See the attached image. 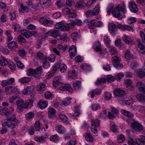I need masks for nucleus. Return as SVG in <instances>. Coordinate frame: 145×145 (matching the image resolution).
I'll return each instance as SVG.
<instances>
[{
    "instance_id": "obj_1",
    "label": "nucleus",
    "mask_w": 145,
    "mask_h": 145,
    "mask_svg": "<svg viewBox=\"0 0 145 145\" xmlns=\"http://www.w3.org/2000/svg\"><path fill=\"white\" fill-rule=\"evenodd\" d=\"M13 110L14 108L12 107H10L9 109L7 107H5L0 109V114L7 116V121L4 123L3 125L11 129L14 127L16 125L15 122L17 120L15 115L8 116L12 113Z\"/></svg>"
},
{
    "instance_id": "obj_2",
    "label": "nucleus",
    "mask_w": 145,
    "mask_h": 145,
    "mask_svg": "<svg viewBox=\"0 0 145 145\" xmlns=\"http://www.w3.org/2000/svg\"><path fill=\"white\" fill-rule=\"evenodd\" d=\"M42 72V67L39 66L35 70L30 69L28 70L27 74L29 76L33 75L37 79H39L40 77V74Z\"/></svg>"
},
{
    "instance_id": "obj_3",
    "label": "nucleus",
    "mask_w": 145,
    "mask_h": 145,
    "mask_svg": "<svg viewBox=\"0 0 145 145\" xmlns=\"http://www.w3.org/2000/svg\"><path fill=\"white\" fill-rule=\"evenodd\" d=\"M16 103L17 105V111L18 113L22 112L24 108H25V103H24V101L22 100H18Z\"/></svg>"
},
{
    "instance_id": "obj_4",
    "label": "nucleus",
    "mask_w": 145,
    "mask_h": 145,
    "mask_svg": "<svg viewBox=\"0 0 145 145\" xmlns=\"http://www.w3.org/2000/svg\"><path fill=\"white\" fill-rule=\"evenodd\" d=\"M48 33L49 35H50L54 38H56L58 36H59V38L58 39L60 40H63L66 39V36L65 35H63V38L62 39V36L59 35V33L57 31L52 30V31H49L48 32Z\"/></svg>"
},
{
    "instance_id": "obj_5",
    "label": "nucleus",
    "mask_w": 145,
    "mask_h": 145,
    "mask_svg": "<svg viewBox=\"0 0 145 145\" xmlns=\"http://www.w3.org/2000/svg\"><path fill=\"white\" fill-rule=\"evenodd\" d=\"M131 126L134 130L138 132L142 131L143 129V127L137 121H134L131 123Z\"/></svg>"
},
{
    "instance_id": "obj_6",
    "label": "nucleus",
    "mask_w": 145,
    "mask_h": 145,
    "mask_svg": "<svg viewBox=\"0 0 145 145\" xmlns=\"http://www.w3.org/2000/svg\"><path fill=\"white\" fill-rule=\"evenodd\" d=\"M120 7L119 6L115 8L114 10L112 12L113 15L118 18L119 20H121L122 19V16L120 13Z\"/></svg>"
},
{
    "instance_id": "obj_7",
    "label": "nucleus",
    "mask_w": 145,
    "mask_h": 145,
    "mask_svg": "<svg viewBox=\"0 0 145 145\" xmlns=\"http://www.w3.org/2000/svg\"><path fill=\"white\" fill-rule=\"evenodd\" d=\"M93 123H91V131L94 134H95L97 133V130L96 129L97 127H98L99 124V120L96 119L95 120H93Z\"/></svg>"
},
{
    "instance_id": "obj_8",
    "label": "nucleus",
    "mask_w": 145,
    "mask_h": 145,
    "mask_svg": "<svg viewBox=\"0 0 145 145\" xmlns=\"http://www.w3.org/2000/svg\"><path fill=\"white\" fill-rule=\"evenodd\" d=\"M114 95L116 97H121L125 95V91L120 88L115 89L114 91Z\"/></svg>"
},
{
    "instance_id": "obj_9",
    "label": "nucleus",
    "mask_w": 145,
    "mask_h": 145,
    "mask_svg": "<svg viewBox=\"0 0 145 145\" xmlns=\"http://www.w3.org/2000/svg\"><path fill=\"white\" fill-rule=\"evenodd\" d=\"M40 22L45 25L51 26L53 24V22L51 20L46 19L44 17H42L40 18Z\"/></svg>"
},
{
    "instance_id": "obj_10",
    "label": "nucleus",
    "mask_w": 145,
    "mask_h": 145,
    "mask_svg": "<svg viewBox=\"0 0 145 145\" xmlns=\"http://www.w3.org/2000/svg\"><path fill=\"white\" fill-rule=\"evenodd\" d=\"M69 51L70 54V56L71 58H72L76 56V48L75 46L72 45L70 47Z\"/></svg>"
},
{
    "instance_id": "obj_11",
    "label": "nucleus",
    "mask_w": 145,
    "mask_h": 145,
    "mask_svg": "<svg viewBox=\"0 0 145 145\" xmlns=\"http://www.w3.org/2000/svg\"><path fill=\"white\" fill-rule=\"evenodd\" d=\"M129 4V7L131 11L135 13L138 11V9L137 6L135 2H130Z\"/></svg>"
},
{
    "instance_id": "obj_12",
    "label": "nucleus",
    "mask_w": 145,
    "mask_h": 145,
    "mask_svg": "<svg viewBox=\"0 0 145 145\" xmlns=\"http://www.w3.org/2000/svg\"><path fill=\"white\" fill-rule=\"evenodd\" d=\"M8 47L11 51H15L18 47V44L15 41H12L8 44Z\"/></svg>"
},
{
    "instance_id": "obj_13",
    "label": "nucleus",
    "mask_w": 145,
    "mask_h": 145,
    "mask_svg": "<svg viewBox=\"0 0 145 145\" xmlns=\"http://www.w3.org/2000/svg\"><path fill=\"white\" fill-rule=\"evenodd\" d=\"M61 83V78L60 76H57L54 78L53 85L54 87H56Z\"/></svg>"
},
{
    "instance_id": "obj_14",
    "label": "nucleus",
    "mask_w": 145,
    "mask_h": 145,
    "mask_svg": "<svg viewBox=\"0 0 145 145\" xmlns=\"http://www.w3.org/2000/svg\"><path fill=\"white\" fill-rule=\"evenodd\" d=\"M59 89L61 91H67L71 93L73 92L72 88L69 84H65L63 86L60 87Z\"/></svg>"
},
{
    "instance_id": "obj_15",
    "label": "nucleus",
    "mask_w": 145,
    "mask_h": 145,
    "mask_svg": "<svg viewBox=\"0 0 145 145\" xmlns=\"http://www.w3.org/2000/svg\"><path fill=\"white\" fill-rule=\"evenodd\" d=\"M140 138L135 140L136 143L138 145H145V136L141 135Z\"/></svg>"
},
{
    "instance_id": "obj_16",
    "label": "nucleus",
    "mask_w": 145,
    "mask_h": 145,
    "mask_svg": "<svg viewBox=\"0 0 145 145\" xmlns=\"http://www.w3.org/2000/svg\"><path fill=\"white\" fill-rule=\"evenodd\" d=\"M34 90V87L33 86L28 87L23 90V93L25 95H29Z\"/></svg>"
},
{
    "instance_id": "obj_17",
    "label": "nucleus",
    "mask_w": 145,
    "mask_h": 145,
    "mask_svg": "<svg viewBox=\"0 0 145 145\" xmlns=\"http://www.w3.org/2000/svg\"><path fill=\"white\" fill-rule=\"evenodd\" d=\"M48 137V135L46 133L45 135H42L41 137H35V140L37 142H42L45 141V139Z\"/></svg>"
},
{
    "instance_id": "obj_18",
    "label": "nucleus",
    "mask_w": 145,
    "mask_h": 145,
    "mask_svg": "<svg viewBox=\"0 0 145 145\" xmlns=\"http://www.w3.org/2000/svg\"><path fill=\"white\" fill-rule=\"evenodd\" d=\"M137 73L138 76L140 78H143L145 76V66L140 70L138 71Z\"/></svg>"
},
{
    "instance_id": "obj_19",
    "label": "nucleus",
    "mask_w": 145,
    "mask_h": 145,
    "mask_svg": "<svg viewBox=\"0 0 145 145\" xmlns=\"http://www.w3.org/2000/svg\"><path fill=\"white\" fill-rule=\"evenodd\" d=\"M137 73L138 76L140 78H143L145 76V66L140 70L138 71Z\"/></svg>"
},
{
    "instance_id": "obj_20",
    "label": "nucleus",
    "mask_w": 145,
    "mask_h": 145,
    "mask_svg": "<svg viewBox=\"0 0 145 145\" xmlns=\"http://www.w3.org/2000/svg\"><path fill=\"white\" fill-rule=\"evenodd\" d=\"M48 102L47 101H39L38 104V106L41 109L45 108L48 106Z\"/></svg>"
},
{
    "instance_id": "obj_21",
    "label": "nucleus",
    "mask_w": 145,
    "mask_h": 145,
    "mask_svg": "<svg viewBox=\"0 0 145 145\" xmlns=\"http://www.w3.org/2000/svg\"><path fill=\"white\" fill-rule=\"evenodd\" d=\"M123 40L126 44L129 45L132 44L133 43L132 39L127 36H124Z\"/></svg>"
},
{
    "instance_id": "obj_22",
    "label": "nucleus",
    "mask_w": 145,
    "mask_h": 145,
    "mask_svg": "<svg viewBox=\"0 0 145 145\" xmlns=\"http://www.w3.org/2000/svg\"><path fill=\"white\" fill-rule=\"evenodd\" d=\"M94 47L95 50L96 52H101L102 51L101 48V43L99 42L95 43Z\"/></svg>"
},
{
    "instance_id": "obj_23",
    "label": "nucleus",
    "mask_w": 145,
    "mask_h": 145,
    "mask_svg": "<svg viewBox=\"0 0 145 145\" xmlns=\"http://www.w3.org/2000/svg\"><path fill=\"white\" fill-rule=\"evenodd\" d=\"M125 58L127 60H130L133 57V55L129 50H127L125 52Z\"/></svg>"
},
{
    "instance_id": "obj_24",
    "label": "nucleus",
    "mask_w": 145,
    "mask_h": 145,
    "mask_svg": "<svg viewBox=\"0 0 145 145\" xmlns=\"http://www.w3.org/2000/svg\"><path fill=\"white\" fill-rule=\"evenodd\" d=\"M116 28V27L114 24H111L108 25V28L111 33L112 34L114 35L115 32V29Z\"/></svg>"
},
{
    "instance_id": "obj_25",
    "label": "nucleus",
    "mask_w": 145,
    "mask_h": 145,
    "mask_svg": "<svg viewBox=\"0 0 145 145\" xmlns=\"http://www.w3.org/2000/svg\"><path fill=\"white\" fill-rule=\"evenodd\" d=\"M36 55L39 60L41 61H43L45 59V56H44L43 54L40 51L37 52Z\"/></svg>"
},
{
    "instance_id": "obj_26",
    "label": "nucleus",
    "mask_w": 145,
    "mask_h": 145,
    "mask_svg": "<svg viewBox=\"0 0 145 145\" xmlns=\"http://www.w3.org/2000/svg\"><path fill=\"white\" fill-rule=\"evenodd\" d=\"M48 56H45V59L43 62V67L45 69H47L49 67L50 63L47 61Z\"/></svg>"
},
{
    "instance_id": "obj_27",
    "label": "nucleus",
    "mask_w": 145,
    "mask_h": 145,
    "mask_svg": "<svg viewBox=\"0 0 145 145\" xmlns=\"http://www.w3.org/2000/svg\"><path fill=\"white\" fill-rule=\"evenodd\" d=\"M121 112L125 116L131 118H133L134 116L133 114L125 110H122Z\"/></svg>"
},
{
    "instance_id": "obj_28",
    "label": "nucleus",
    "mask_w": 145,
    "mask_h": 145,
    "mask_svg": "<svg viewBox=\"0 0 145 145\" xmlns=\"http://www.w3.org/2000/svg\"><path fill=\"white\" fill-rule=\"evenodd\" d=\"M13 87L12 86H9L6 87L5 89V91L7 94H10L12 92H14V90L16 89L14 88L12 91Z\"/></svg>"
},
{
    "instance_id": "obj_29",
    "label": "nucleus",
    "mask_w": 145,
    "mask_h": 145,
    "mask_svg": "<svg viewBox=\"0 0 145 145\" xmlns=\"http://www.w3.org/2000/svg\"><path fill=\"white\" fill-rule=\"evenodd\" d=\"M31 80L30 77H23L19 80V82L22 83H27L30 82Z\"/></svg>"
},
{
    "instance_id": "obj_30",
    "label": "nucleus",
    "mask_w": 145,
    "mask_h": 145,
    "mask_svg": "<svg viewBox=\"0 0 145 145\" xmlns=\"http://www.w3.org/2000/svg\"><path fill=\"white\" fill-rule=\"evenodd\" d=\"M56 112V110L52 108H49L48 111V116L50 118H53Z\"/></svg>"
},
{
    "instance_id": "obj_31",
    "label": "nucleus",
    "mask_w": 145,
    "mask_h": 145,
    "mask_svg": "<svg viewBox=\"0 0 145 145\" xmlns=\"http://www.w3.org/2000/svg\"><path fill=\"white\" fill-rule=\"evenodd\" d=\"M136 98L139 101L141 102L145 101V96L142 94H138L136 96Z\"/></svg>"
},
{
    "instance_id": "obj_32",
    "label": "nucleus",
    "mask_w": 145,
    "mask_h": 145,
    "mask_svg": "<svg viewBox=\"0 0 145 145\" xmlns=\"http://www.w3.org/2000/svg\"><path fill=\"white\" fill-rule=\"evenodd\" d=\"M22 34L26 38H29L31 37L30 31L26 30H24L21 32Z\"/></svg>"
},
{
    "instance_id": "obj_33",
    "label": "nucleus",
    "mask_w": 145,
    "mask_h": 145,
    "mask_svg": "<svg viewBox=\"0 0 145 145\" xmlns=\"http://www.w3.org/2000/svg\"><path fill=\"white\" fill-rule=\"evenodd\" d=\"M139 41L138 44V47L140 50V52L142 54H143L145 52V47L144 45H143L141 42L140 40H138Z\"/></svg>"
},
{
    "instance_id": "obj_34",
    "label": "nucleus",
    "mask_w": 145,
    "mask_h": 145,
    "mask_svg": "<svg viewBox=\"0 0 145 145\" xmlns=\"http://www.w3.org/2000/svg\"><path fill=\"white\" fill-rule=\"evenodd\" d=\"M61 64V61H58L54 66L52 70L54 71V73H55V71H56L60 67Z\"/></svg>"
},
{
    "instance_id": "obj_35",
    "label": "nucleus",
    "mask_w": 145,
    "mask_h": 145,
    "mask_svg": "<svg viewBox=\"0 0 145 145\" xmlns=\"http://www.w3.org/2000/svg\"><path fill=\"white\" fill-rule=\"evenodd\" d=\"M80 81H75L73 84V88L76 90L80 89Z\"/></svg>"
},
{
    "instance_id": "obj_36",
    "label": "nucleus",
    "mask_w": 145,
    "mask_h": 145,
    "mask_svg": "<svg viewBox=\"0 0 145 145\" xmlns=\"http://www.w3.org/2000/svg\"><path fill=\"white\" fill-rule=\"evenodd\" d=\"M69 76L72 79L74 78L76 76L77 74L74 70H71L69 72Z\"/></svg>"
},
{
    "instance_id": "obj_37",
    "label": "nucleus",
    "mask_w": 145,
    "mask_h": 145,
    "mask_svg": "<svg viewBox=\"0 0 145 145\" xmlns=\"http://www.w3.org/2000/svg\"><path fill=\"white\" fill-rule=\"evenodd\" d=\"M56 129L57 132L60 133H63L65 131L64 127L61 125H58L56 127Z\"/></svg>"
},
{
    "instance_id": "obj_38",
    "label": "nucleus",
    "mask_w": 145,
    "mask_h": 145,
    "mask_svg": "<svg viewBox=\"0 0 145 145\" xmlns=\"http://www.w3.org/2000/svg\"><path fill=\"white\" fill-rule=\"evenodd\" d=\"M45 85L43 83L40 84L37 87V89L38 91H42L46 89Z\"/></svg>"
},
{
    "instance_id": "obj_39",
    "label": "nucleus",
    "mask_w": 145,
    "mask_h": 145,
    "mask_svg": "<svg viewBox=\"0 0 145 145\" xmlns=\"http://www.w3.org/2000/svg\"><path fill=\"white\" fill-rule=\"evenodd\" d=\"M57 48L61 51L64 52L65 50L68 49V47L67 46H63L61 44H59L57 45Z\"/></svg>"
},
{
    "instance_id": "obj_40",
    "label": "nucleus",
    "mask_w": 145,
    "mask_h": 145,
    "mask_svg": "<svg viewBox=\"0 0 145 145\" xmlns=\"http://www.w3.org/2000/svg\"><path fill=\"white\" fill-rule=\"evenodd\" d=\"M33 100L32 99H29L25 102V108L28 109L29 107V106H31L33 105Z\"/></svg>"
},
{
    "instance_id": "obj_41",
    "label": "nucleus",
    "mask_w": 145,
    "mask_h": 145,
    "mask_svg": "<svg viewBox=\"0 0 145 145\" xmlns=\"http://www.w3.org/2000/svg\"><path fill=\"white\" fill-rule=\"evenodd\" d=\"M100 10V7L99 6L95 7L92 10L93 15H97L99 12Z\"/></svg>"
},
{
    "instance_id": "obj_42",
    "label": "nucleus",
    "mask_w": 145,
    "mask_h": 145,
    "mask_svg": "<svg viewBox=\"0 0 145 145\" xmlns=\"http://www.w3.org/2000/svg\"><path fill=\"white\" fill-rule=\"evenodd\" d=\"M71 37L73 40H76L80 37L79 35L76 32H73L71 34Z\"/></svg>"
},
{
    "instance_id": "obj_43",
    "label": "nucleus",
    "mask_w": 145,
    "mask_h": 145,
    "mask_svg": "<svg viewBox=\"0 0 145 145\" xmlns=\"http://www.w3.org/2000/svg\"><path fill=\"white\" fill-rule=\"evenodd\" d=\"M85 5V3L84 1H80L76 4V7L78 8H82Z\"/></svg>"
},
{
    "instance_id": "obj_44",
    "label": "nucleus",
    "mask_w": 145,
    "mask_h": 145,
    "mask_svg": "<svg viewBox=\"0 0 145 145\" xmlns=\"http://www.w3.org/2000/svg\"><path fill=\"white\" fill-rule=\"evenodd\" d=\"M85 138L86 140L91 142H92L93 141V138L91 134L89 133L87 134Z\"/></svg>"
},
{
    "instance_id": "obj_45",
    "label": "nucleus",
    "mask_w": 145,
    "mask_h": 145,
    "mask_svg": "<svg viewBox=\"0 0 145 145\" xmlns=\"http://www.w3.org/2000/svg\"><path fill=\"white\" fill-rule=\"evenodd\" d=\"M34 116V114L32 112H30L25 115V117L27 120L33 118Z\"/></svg>"
},
{
    "instance_id": "obj_46",
    "label": "nucleus",
    "mask_w": 145,
    "mask_h": 145,
    "mask_svg": "<svg viewBox=\"0 0 145 145\" xmlns=\"http://www.w3.org/2000/svg\"><path fill=\"white\" fill-rule=\"evenodd\" d=\"M8 63L7 60L4 58H3L0 61V65L1 66H5Z\"/></svg>"
},
{
    "instance_id": "obj_47",
    "label": "nucleus",
    "mask_w": 145,
    "mask_h": 145,
    "mask_svg": "<svg viewBox=\"0 0 145 145\" xmlns=\"http://www.w3.org/2000/svg\"><path fill=\"white\" fill-rule=\"evenodd\" d=\"M72 99L71 98H67L66 99L64 100L63 102V103L65 106L69 105L70 104V101Z\"/></svg>"
},
{
    "instance_id": "obj_48",
    "label": "nucleus",
    "mask_w": 145,
    "mask_h": 145,
    "mask_svg": "<svg viewBox=\"0 0 145 145\" xmlns=\"http://www.w3.org/2000/svg\"><path fill=\"white\" fill-rule=\"evenodd\" d=\"M18 40L19 42L21 43H25L26 40L25 38L22 35H19L18 38Z\"/></svg>"
},
{
    "instance_id": "obj_49",
    "label": "nucleus",
    "mask_w": 145,
    "mask_h": 145,
    "mask_svg": "<svg viewBox=\"0 0 145 145\" xmlns=\"http://www.w3.org/2000/svg\"><path fill=\"white\" fill-rule=\"evenodd\" d=\"M137 18L135 17H131L129 18L127 20V22L129 24H132L135 23L136 21Z\"/></svg>"
},
{
    "instance_id": "obj_50",
    "label": "nucleus",
    "mask_w": 145,
    "mask_h": 145,
    "mask_svg": "<svg viewBox=\"0 0 145 145\" xmlns=\"http://www.w3.org/2000/svg\"><path fill=\"white\" fill-rule=\"evenodd\" d=\"M45 97L47 99H50L53 97L52 93L49 91H46L44 93Z\"/></svg>"
},
{
    "instance_id": "obj_51",
    "label": "nucleus",
    "mask_w": 145,
    "mask_h": 145,
    "mask_svg": "<svg viewBox=\"0 0 145 145\" xmlns=\"http://www.w3.org/2000/svg\"><path fill=\"white\" fill-rule=\"evenodd\" d=\"M140 35L142 38V40L143 43H145V34L142 31L140 32Z\"/></svg>"
},
{
    "instance_id": "obj_52",
    "label": "nucleus",
    "mask_w": 145,
    "mask_h": 145,
    "mask_svg": "<svg viewBox=\"0 0 145 145\" xmlns=\"http://www.w3.org/2000/svg\"><path fill=\"white\" fill-rule=\"evenodd\" d=\"M40 121L39 120L37 121L35 123V126L37 131H39L40 129Z\"/></svg>"
},
{
    "instance_id": "obj_53",
    "label": "nucleus",
    "mask_w": 145,
    "mask_h": 145,
    "mask_svg": "<svg viewBox=\"0 0 145 145\" xmlns=\"http://www.w3.org/2000/svg\"><path fill=\"white\" fill-rule=\"evenodd\" d=\"M112 61L115 63H119L120 62V60L119 57L117 56H115L112 57Z\"/></svg>"
},
{
    "instance_id": "obj_54",
    "label": "nucleus",
    "mask_w": 145,
    "mask_h": 145,
    "mask_svg": "<svg viewBox=\"0 0 145 145\" xmlns=\"http://www.w3.org/2000/svg\"><path fill=\"white\" fill-rule=\"evenodd\" d=\"M21 8L25 12H29L30 10L29 9L27 6H24L22 4H21L20 5Z\"/></svg>"
},
{
    "instance_id": "obj_55",
    "label": "nucleus",
    "mask_w": 145,
    "mask_h": 145,
    "mask_svg": "<svg viewBox=\"0 0 145 145\" xmlns=\"http://www.w3.org/2000/svg\"><path fill=\"white\" fill-rule=\"evenodd\" d=\"M91 107L92 109L94 110H96L100 107L99 105L96 104L92 105Z\"/></svg>"
},
{
    "instance_id": "obj_56",
    "label": "nucleus",
    "mask_w": 145,
    "mask_h": 145,
    "mask_svg": "<svg viewBox=\"0 0 145 145\" xmlns=\"http://www.w3.org/2000/svg\"><path fill=\"white\" fill-rule=\"evenodd\" d=\"M8 67L11 70L13 71L14 70L16 66L14 63L13 62H10L8 65Z\"/></svg>"
},
{
    "instance_id": "obj_57",
    "label": "nucleus",
    "mask_w": 145,
    "mask_h": 145,
    "mask_svg": "<svg viewBox=\"0 0 145 145\" xmlns=\"http://www.w3.org/2000/svg\"><path fill=\"white\" fill-rule=\"evenodd\" d=\"M70 28L69 27V25L67 24L66 26H64L63 25L61 27V29L62 31H69Z\"/></svg>"
},
{
    "instance_id": "obj_58",
    "label": "nucleus",
    "mask_w": 145,
    "mask_h": 145,
    "mask_svg": "<svg viewBox=\"0 0 145 145\" xmlns=\"http://www.w3.org/2000/svg\"><path fill=\"white\" fill-rule=\"evenodd\" d=\"M125 140V139L124 136L123 135H121L119 137L118 140V141L119 143H122Z\"/></svg>"
},
{
    "instance_id": "obj_59",
    "label": "nucleus",
    "mask_w": 145,
    "mask_h": 145,
    "mask_svg": "<svg viewBox=\"0 0 145 145\" xmlns=\"http://www.w3.org/2000/svg\"><path fill=\"white\" fill-rule=\"evenodd\" d=\"M61 67L60 69V71L61 72H64L67 70V66L64 64H61Z\"/></svg>"
},
{
    "instance_id": "obj_60",
    "label": "nucleus",
    "mask_w": 145,
    "mask_h": 145,
    "mask_svg": "<svg viewBox=\"0 0 145 145\" xmlns=\"http://www.w3.org/2000/svg\"><path fill=\"white\" fill-rule=\"evenodd\" d=\"M106 82L105 79L104 78H102L100 79H98L96 83L97 85H98V83L101 84L102 83H105Z\"/></svg>"
},
{
    "instance_id": "obj_61",
    "label": "nucleus",
    "mask_w": 145,
    "mask_h": 145,
    "mask_svg": "<svg viewBox=\"0 0 145 145\" xmlns=\"http://www.w3.org/2000/svg\"><path fill=\"white\" fill-rule=\"evenodd\" d=\"M18 52L20 56L22 57L25 56L26 54V53L24 49L19 50Z\"/></svg>"
},
{
    "instance_id": "obj_62",
    "label": "nucleus",
    "mask_w": 145,
    "mask_h": 145,
    "mask_svg": "<svg viewBox=\"0 0 145 145\" xmlns=\"http://www.w3.org/2000/svg\"><path fill=\"white\" fill-rule=\"evenodd\" d=\"M50 140L52 141H56L58 140V137L57 135H54L51 136L50 138Z\"/></svg>"
},
{
    "instance_id": "obj_63",
    "label": "nucleus",
    "mask_w": 145,
    "mask_h": 145,
    "mask_svg": "<svg viewBox=\"0 0 145 145\" xmlns=\"http://www.w3.org/2000/svg\"><path fill=\"white\" fill-rule=\"evenodd\" d=\"M124 76V75L123 73L120 72L116 75V79L118 80H120Z\"/></svg>"
},
{
    "instance_id": "obj_64",
    "label": "nucleus",
    "mask_w": 145,
    "mask_h": 145,
    "mask_svg": "<svg viewBox=\"0 0 145 145\" xmlns=\"http://www.w3.org/2000/svg\"><path fill=\"white\" fill-rule=\"evenodd\" d=\"M112 95L110 93H106L105 95V99L106 100H109L112 97Z\"/></svg>"
}]
</instances>
